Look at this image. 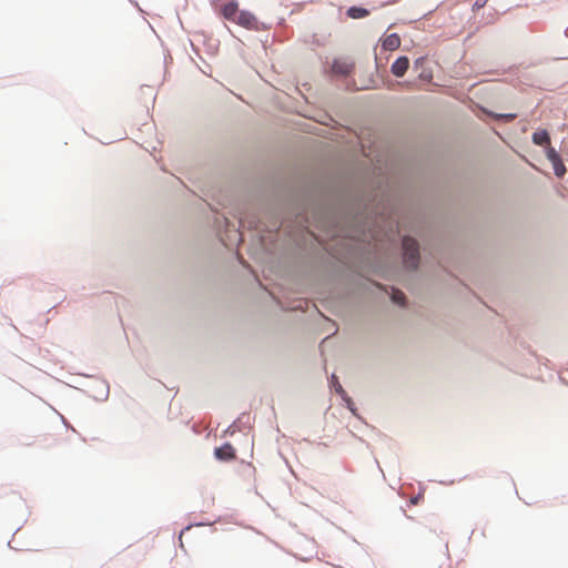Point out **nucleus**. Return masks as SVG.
I'll return each instance as SVG.
<instances>
[{"label": "nucleus", "instance_id": "423d86ee", "mask_svg": "<svg viewBox=\"0 0 568 568\" xmlns=\"http://www.w3.org/2000/svg\"><path fill=\"white\" fill-rule=\"evenodd\" d=\"M352 70L353 64L345 60H335L332 64V71L336 74L347 75Z\"/></svg>", "mask_w": 568, "mask_h": 568}, {"label": "nucleus", "instance_id": "39448f33", "mask_svg": "<svg viewBox=\"0 0 568 568\" xmlns=\"http://www.w3.org/2000/svg\"><path fill=\"white\" fill-rule=\"evenodd\" d=\"M408 67H409V60L407 57H399L390 67V71L392 73L397 77V78H400L403 77L406 71L408 70Z\"/></svg>", "mask_w": 568, "mask_h": 568}, {"label": "nucleus", "instance_id": "0eeeda50", "mask_svg": "<svg viewBox=\"0 0 568 568\" xmlns=\"http://www.w3.org/2000/svg\"><path fill=\"white\" fill-rule=\"evenodd\" d=\"M239 12V4L236 1H230L222 7V14L225 19L233 21Z\"/></svg>", "mask_w": 568, "mask_h": 568}, {"label": "nucleus", "instance_id": "6e6552de", "mask_svg": "<svg viewBox=\"0 0 568 568\" xmlns=\"http://www.w3.org/2000/svg\"><path fill=\"white\" fill-rule=\"evenodd\" d=\"M382 45L385 50H396L400 45V38L396 33L388 34L383 39Z\"/></svg>", "mask_w": 568, "mask_h": 568}, {"label": "nucleus", "instance_id": "9d476101", "mask_svg": "<svg viewBox=\"0 0 568 568\" xmlns=\"http://www.w3.org/2000/svg\"><path fill=\"white\" fill-rule=\"evenodd\" d=\"M368 13L369 12L366 9L359 7H351L347 10V16L352 19H361L368 16Z\"/></svg>", "mask_w": 568, "mask_h": 568}, {"label": "nucleus", "instance_id": "9b49d317", "mask_svg": "<svg viewBox=\"0 0 568 568\" xmlns=\"http://www.w3.org/2000/svg\"><path fill=\"white\" fill-rule=\"evenodd\" d=\"M552 163L555 174L558 178H562L566 174V168L560 158H556V160Z\"/></svg>", "mask_w": 568, "mask_h": 568}, {"label": "nucleus", "instance_id": "f8f14e48", "mask_svg": "<svg viewBox=\"0 0 568 568\" xmlns=\"http://www.w3.org/2000/svg\"><path fill=\"white\" fill-rule=\"evenodd\" d=\"M392 300L394 303L398 304V305H404L405 303V295L403 292L400 291H395L392 295Z\"/></svg>", "mask_w": 568, "mask_h": 568}, {"label": "nucleus", "instance_id": "20e7f679", "mask_svg": "<svg viewBox=\"0 0 568 568\" xmlns=\"http://www.w3.org/2000/svg\"><path fill=\"white\" fill-rule=\"evenodd\" d=\"M233 22H235L246 29H254L256 27V18L248 11H240L239 10Z\"/></svg>", "mask_w": 568, "mask_h": 568}, {"label": "nucleus", "instance_id": "4468645a", "mask_svg": "<svg viewBox=\"0 0 568 568\" xmlns=\"http://www.w3.org/2000/svg\"><path fill=\"white\" fill-rule=\"evenodd\" d=\"M488 0H476L474 6H473V9L474 10H479L481 8H484L486 6Z\"/></svg>", "mask_w": 568, "mask_h": 568}, {"label": "nucleus", "instance_id": "ddd939ff", "mask_svg": "<svg viewBox=\"0 0 568 568\" xmlns=\"http://www.w3.org/2000/svg\"><path fill=\"white\" fill-rule=\"evenodd\" d=\"M547 158L554 162L556 158H559V155L556 153V151L552 148H549L547 151Z\"/></svg>", "mask_w": 568, "mask_h": 568}, {"label": "nucleus", "instance_id": "f03ea898", "mask_svg": "<svg viewBox=\"0 0 568 568\" xmlns=\"http://www.w3.org/2000/svg\"><path fill=\"white\" fill-rule=\"evenodd\" d=\"M331 386L334 388V390L342 397V399L345 402L347 408L355 414V404L353 399L347 395L343 386L341 385L338 377L333 374L331 377Z\"/></svg>", "mask_w": 568, "mask_h": 568}, {"label": "nucleus", "instance_id": "1a4fd4ad", "mask_svg": "<svg viewBox=\"0 0 568 568\" xmlns=\"http://www.w3.org/2000/svg\"><path fill=\"white\" fill-rule=\"evenodd\" d=\"M532 141L537 145H549L550 138L547 131L538 130L532 134Z\"/></svg>", "mask_w": 568, "mask_h": 568}, {"label": "nucleus", "instance_id": "2eb2a0df", "mask_svg": "<svg viewBox=\"0 0 568 568\" xmlns=\"http://www.w3.org/2000/svg\"><path fill=\"white\" fill-rule=\"evenodd\" d=\"M499 116H500V118H505V119H507V120H514L516 115H515V114H501V115H499Z\"/></svg>", "mask_w": 568, "mask_h": 568}, {"label": "nucleus", "instance_id": "f257e3e1", "mask_svg": "<svg viewBox=\"0 0 568 568\" xmlns=\"http://www.w3.org/2000/svg\"><path fill=\"white\" fill-rule=\"evenodd\" d=\"M404 263L408 268H416L419 262L418 243L412 237L403 239Z\"/></svg>", "mask_w": 568, "mask_h": 568}, {"label": "nucleus", "instance_id": "7ed1b4c3", "mask_svg": "<svg viewBox=\"0 0 568 568\" xmlns=\"http://www.w3.org/2000/svg\"><path fill=\"white\" fill-rule=\"evenodd\" d=\"M214 456L221 462H231L236 458V453L230 443H225L221 447H216L214 449Z\"/></svg>", "mask_w": 568, "mask_h": 568}]
</instances>
